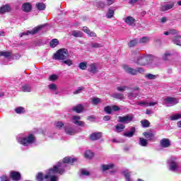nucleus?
<instances>
[{
	"mask_svg": "<svg viewBox=\"0 0 181 181\" xmlns=\"http://www.w3.org/2000/svg\"><path fill=\"white\" fill-rule=\"evenodd\" d=\"M156 60V57L152 56H142L139 54L137 56L136 64L137 66H149L153 64Z\"/></svg>",
	"mask_w": 181,
	"mask_h": 181,
	"instance_id": "1",
	"label": "nucleus"
},
{
	"mask_svg": "<svg viewBox=\"0 0 181 181\" xmlns=\"http://www.w3.org/2000/svg\"><path fill=\"white\" fill-rule=\"evenodd\" d=\"M17 141L18 144H21L24 146H29V145H32V144H35L36 142V138L33 134H29L25 137H17Z\"/></svg>",
	"mask_w": 181,
	"mask_h": 181,
	"instance_id": "2",
	"label": "nucleus"
},
{
	"mask_svg": "<svg viewBox=\"0 0 181 181\" xmlns=\"http://www.w3.org/2000/svg\"><path fill=\"white\" fill-rule=\"evenodd\" d=\"M67 57H69V51L65 48L60 49L54 54L55 60H66Z\"/></svg>",
	"mask_w": 181,
	"mask_h": 181,
	"instance_id": "3",
	"label": "nucleus"
},
{
	"mask_svg": "<svg viewBox=\"0 0 181 181\" xmlns=\"http://www.w3.org/2000/svg\"><path fill=\"white\" fill-rule=\"evenodd\" d=\"M168 166L171 172H177L179 170V163L177 159L175 157H172L168 160Z\"/></svg>",
	"mask_w": 181,
	"mask_h": 181,
	"instance_id": "4",
	"label": "nucleus"
},
{
	"mask_svg": "<svg viewBox=\"0 0 181 181\" xmlns=\"http://www.w3.org/2000/svg\"><path fill=\"white\" fill-rule=\"evenodd\" d=\"M179 103V100L175 98L167 97L164 98V105L167 107H173Z\"/></svg>",
	"mask_w": 181,
	"mask_h": 181,
	"instance_id": "5",
	"label": "nucleus"
},
{
	"mask_svg": "<svg viewBox=\"0 0 181 181\" xmlns=\"http://www.w3.org/2000/svg\"><path fill=\"white\" fill-rule=\"evenodd\" d=\"M80 119H81V117H80L79 115H74L71 117V121L75 125L82 127H86V122H84L83 121H81Z\"/></svg>",
	"mask_w": 181,
	"mask_h": 181,
	"instance_id": "6",
	"label": "nucleus"
},
{
	"mask_svg": "<svg viewBox=\"0 0 181 181\" xmlns=\"http://www.w3.org/2000/svg\"><path fill=\"white\" fill-rule=\"evenodd\" d=\"M42 29V26L35 27L33 30H28L27 32L21 33L19 36L20 37H23V36H26L28 35H36L39 30Z\"/></svg>",
	"mask_w": 181,
	"mask_h": 181,
	"instance_id": "7",
	"label": "nucleus"
},
{
	"mask_svg": "<svg viewBox=\"0 0 181 181\" xmlns=\"http://www.w3.org/2000/svg\"><path fill=\"white\" fill-rule=\"evenodd\" d=\"M65 132L67 135H76L77 134V129L75 127L70 125L64 126Z\"/></svg>",
	"mask_w": 181,
	"mask_h": 181,
	"instance_id": "8",
	"label": "nucleus"
},
{
	"mask_svg": "<svg viewBox=\"0 0 181 181\" xmlns=\"http://www.w3.org/2000/svg\"><path fill=\"white\" fill-rule=\"evenodd\" d=\"M132 115H126L119 117V122H122V124H129L132 121Z\"/></svg>",
	"mask_w": 181,
	"mask_h": 181,
	"instance_id": "9",
	"label": "nucleus"
},
{
	"mask_svg": "<svg viewBox=\"0 0 181 181\" xmlns=\"http://www.w3.org/2000/svg\"><path fill=\"white\" fill-rule=\"evenodd\" d=\"M123 20L129 26H135L136 20L132 16H127L123 18Z\"/></svg>",
	"mask_w": 181,
	"mask_h": 181,
	"instance_id": "10",
	"label": "nucleus"
},
{
	"mask_svg": "<svg viewBox=\"0 0 181 181\" xmlns=\"http://www.w3.org/2000/svg\"><path fill=\"white\" fill-rule=\"evenodd\" d=\"M101 136H103V133L94 132L90 134V141H98V139H101Z\"/></svg>",
	"mask_w": 181,
	"mask_h": 181,
	"instance_id": "11",
	"label": "nucleus"
},
{
	"mask_svg": "<svg viewBox=\"0 0 181 181\" xmlns=\"http://www.w3.org/2000/svg\"><path fill=\"white\" fill-rule=\"evenodd\" d=\"M122 68L126 71V73H128L129 74H132V76H135V74H136V71L128 66V65H123Z\"/></svg>",
	"mask_w": 181,
	"mask_h": 181,
	"instance_id": "12",
	"label": "nucleus"
},
{
	"mask_svg": "<svg viewBox=\"0 0 181 181\" xmlns=\"http://www.w3.org/2000/svg\"><path fill=\"white\" fill-rule=\"evenodd\" d=\"M162 148H169L170 146V140L169 139H163L160 141Z\"/></svg>",
	"mask_w": 181,
	"mask_h": 181,
	"instance_id": "13",
	"label": "nucleus"
},
{
	"mask_svg": "<svg viewBox=\"0 0 181 181\" xmlns=\"http://www.w3.org/2000/svg\"><path fill=\"white\" fill-rule=\"evenodd\" d=\"M10 177L15 181L21 180V173L16 171L11 172L10 174Z\"/></svg>",
	"mask_w": 181,
	"mask_h": 181,
	"instance_id": "14",
	"label": "nucleus"
},
{
	"mask_svg": "<svg viewBox=\"0 0 181 181\" xmlns=\"http://www.w3.org/2000/svg\"><path fill=\"white\" fill-rule=\"evenodd\" d=\"M115 166V165H114V163H109V164H103L100 168L103 172H106V170L114 169Z\"/></svg>",
	"mask_w": 181,
	"mask_h": 181,
	"instance_id": "15",
	"label": "nucleus"
},
{
	"mask_svg": "<svg viewBox=\"0 0 181 181\" xmlns=\"http://www.w3.org/2000/svg\"><path fill=\"white\" fill-rule=\"evenodd\" d=\"M21 9L23 12H29L32 11V5H30V3H24L21 6Z\"/></svg>",
	"mask_w": 181,
	"mask_h": 181,
	"instance_id": "16",
	"label": "nucleus"
},
{
	"mask_svg": "<svg viewBox=\"0 0 181 181\" xmlns=\"http://www.w3.org/2000/svg\"><path fill=\"white\" fill-rule=\"evenodd\" d=\"M143 135L145 136L147 141H152L153 138H155V134L151 132H144Z\"/></svg>",
	"mask_w": 181,
	"mask_h": 181,
	"instance_id": "17",
	"label": "nucleus"
},
{
	"mask_svg": "<svg viewBox=\"0 0 181 181\" xmlns=\"http://www.w3.org/2000/svg\"><path fill=\"white\" fill-rule=\"evenodd\" d=\"M11 12V6L6 4L0 8V13H6Z\"/></svg>",
	"mask_w": 181,
	"mask_h": 181,
	"instance_id": "18",
	"label": "nucleus"
},
{
	"mask_svg": "<svg viewBox=\"0 0 181 181\" xmlns=\"http://www.w3.org/2000/svg\"><path fill=\"white\" fill-rule=\"evenodd\" d=\"M125 129V126L122 124H117L115 126V132H122Z\"/></svg>",
	"mask_w": 181,
	"mask_h": 181,
	"instance_id": "19",
	"label": "nucleus"
},
{
	"mask_svg": "<svg viewBox=\"0 0 181 181\" xmlns=\"http://www.w3.org/2000/svg\"><path fill=\"white\" fill-rule=\"evenodd\" d=\"M172 40H173L174 45H177V46H181V36L180 35L175 36Z\"/></svg>",
	"mask_w": 181,
	"mask_h": 181,
	"instance_id": "20",
	"label": "nucleus"
},
{
	"mask_svg": "<svg viewBox=\"0 0 181 181\" xmlns=\"http://www.w3.org/2000/svg\"><path fill=\"white\" fill-rule=\"evenodd\" d=\"M111 97L115 98L116 100H124V94L119 93H114L111 95Z\"/></svg>",
	"mask_w": 181,
	"mask_h": 181,
	"instance_id": "21",
	"label": "nucleus"
},
{
	"mask_svg": "<svg viewBox=\"0 0 181 181\" xmlns=\"http://www.w3.org/2000/svg\"><path fill=\"white\" fill-rule=\"evenodd\" d=\"M88 71L93 73V74H95V73L98 71V70H97V65L95 64H90Z\"/></svg>",
	"mask_w": 181,
	"mask_h": 181,
	"instance_id": "22",
	"label": "nucleus"
},
{
	"mask_svg": "<svg viewBox=\"0 0 181 181\" xmlns=\"http://www.w3.org/2000/svg\"><path fill=\"white\" fill-rule=\"evenodd\" d=\"M134 134H135V127H132L130 132H126L124 133V136H127V138H132Z\"/></svg>",
	"mask_w": 181,
	"mask_h": 181,
	"instance_id": "23",
	"label": "nucleus"
},
{
	"mask_svg": "<svg viewBox=\"0 0 181 181\" xmlns=\"http://www.w3.org/2000/svg\"><path fill=\"white\" fill-rule=\"evenodd\" d=\"M83 110H84V107L81 105H78L73 107V111H75V112H77V114H80L83 112Z\"/></svg>",
	"mask_w": 181,
	"mask_h": 181,
	"instance_id": "24",
	"label": "nucleus"
},
{
	"mask_svg": "<svg viewBox=\"0 0 181 181\" xmlns=\"http://www.w3.org/2000/svg\"><path fill=\"white\" fill-rule=\"evenodd\" d=\"M71 35L74 37H83V32L80 30H73L71 31Z\"/></svg>",
	"mask_w": 181,
	"mask_h": 181,
	"instance_id": "25",
	"label": "nucleus"
},
{
	"mask_svg": "<svg viewBox=\"0 0 181 181\" xmlns=\"http://www.w3.org/2000/svg\"><path fill=\"white\" fill-rule=\"evenodd\" d=\"M172 57V53L169 52H166L165 53H164L162 55V59L163 60H164L165 62L169 60L170 58Z\"/></svg>",
	"mask_w": 181,
	"mask_h": 181,
	"instance_id": "26",
	"label": "nucleus"
},
{
	"mask_svg": "<svg viewBox=\"0 0 181 181\" xmlns=\"http://www.w3.org/2000/svg\"><path fill=\"white\" fill-rule=\"evenodd\" d=\"M139 144L141 146H148V140L141 137L139 139Z\"/></svg>",
	"mask_w": 181,
	"mask_h": 181,
	"instance_id": "27",
	"label": "nucleus"
},
{
	"mask_svg": "<svg viewBox=\"0 0 181 181\" xmlns=\"http://www.w3.org/2000/svg\"><path fill=\"white\" fill-rule=\"evenodd\" d=\"M21 91H23V93H30L32 88L29 85H23L21 88Z\"/></svg>",
	"mask_w": 181,
	"mask_h": 181,
	"instance_id": "28",
	"label": "nucleus"
},
{
	"mask_svg": "<svg viewBox=\"0 0 181 181\" xmlns=\"http://www.w3.org/2000/svg\"><path fill=\"white\" fill-rule=\"evenodd\" d=\"M141 124L143 128H149L151 122L148 119H143L141 121Z\"/></svg>",
	"mask_w": 181,
	"mask_h": 181,
	"instance_id": "29",
	"label": "nucleus"
},
{
	"mask_svg": "<svg viewBox=\"0 0 181 181\" xmlns=\"http://www.w3.org/2000/svg\"><path fill=\"white\" fill-rule=\"evenodd\" d=\"M181 113H176L170 117L171 121H177V119H180Z\"/></svg>",
	"mask_w": 181,
	"mask_h": 181,
	"instance_id": "30",
	"label": "nucleus"
},
{
	"mask_svg": "<svg viewBox=\"0 0 181 181\" xmlns=\"http://www.w3.org/2000/svg\"><path fill=\"white\" fill-rule=\"evenodd\" d=\"M16 114H25L26 112V110H25L24 107H18L14 110Z\"/></svg>",
	"mask_w": 181,
	"mask_h": 181,
	"instance_id": "31",
	"label": "nucleus"
},
{
	"mask_svg": "<svg viewBox=\"0 0 181 181\" xmlns=\"http://www.w3.org/2000/svg\"><path fill=\"white\" fill-rule=\"evenodd\" d=\"M12 53L9 51H1L0 52V56H3L4 57H6L8 59V57H11Z\"/></svg>",
	"mask_w": 181,
	"mask_h": 181,
	"instance_id": "32",
	"label": "nucleus"
},
{
	"mask_svg": "<svg viewBox=\"0 0 181 181\" xmlns=\"http://www.w3.org/2000/svg\"><path fill=\"white\" fill-rule=\"evenodd\" d=\"M124 176L126 177L127 181H133L132 178H131V173L128 170L123 172Z\"/></svg>",
	"mask_w": 181,
	"mask_h": 181,
	"instance_id": "33",
	"label": "nucleus"
},
{
	"mask_svg": "<svg viewBox=\"0 0 181 181\" xmlns=\"http://www.w3.org/2000/svg\"><path fill=\"white\" fill-rule=\"evenodd\" d=\"M93 156L94 153L91 151L88 150L85 152V158L87 159H91Z\"/></svg>",
	"mask_w": 181,
	"mask_h": 181,
	"instance_id": "34",
	"label": "nucleus"
},
{
	"mask_svg": "<svg viewBox=\"0 0 181 181\" xmlns=\"http://www.w3.org/2000/svg\"><path fill=\"white\" fill-rule=\"evenodd\" d=\"M90 47L93 49H100V47H103V44L98 42H91Z\"/></svg>",
	"mask_w": 181,
	"mask_h": 181,
	"instance_id": "35",
	"label": "nucleus"
},
{
	"mask_svg": "<svg viewBox=\"0 0 181 181\" xmlns=\"http://www.w3.org/2000/svg\"><path fill=\"white\" fill-rule=\"evenodd\" d=\"M134 90V93H132V92H130V93H128V97H129V100H134V98H135V97H136V88H134L133 89Z\"/></svg>",
	"mask_w": 181,
	"mask_h": 181,
	"instance_id": "36",
	"label": "nucleus"
},
{
	"mask_svg": "<svg viewBox=\"0 0 181 181\" xmlns=\"http://www.w3.org/2000/svg\"><path fill=\"white\" fill-rule=\"evenodd\" d=\"M135 46H136V39H134L128 43V47L129 49H134Z\"/></svg>",
	"mask_w": 181,
	"mask_h": 181,
	"instance_id": "37",
	"label": "nucleus"
},
{
	"mask_svg": "<svg viewBox=\"0 0 181 181\" xmlns=\"http://www.w3.org/2000/svg\"><path fill=\"white\" fill-rule=\"evenodd\" d=\"M36 8L39 11H45V9H46V6L43 3H38L36 4Z\"/></svg>",
	"mask_w": 181,
	"mask_h": 181,
	"instance_id": "38",
	"label": "nucleus"
},
{
	"mask_svg": "<svg viewBox=\"0 0 181 181\" xmlns=\"http://www.w3.org/2000/svg\"><path fill=\"white\" fill-rule=\"evenodd\" d=\"M50 47L52 48L56 47L59 45V40L57 39H53L50 42H49Z\"/></svg>",
	"mask_w": 181,
	"mask_h": 181,
	"instance_id": "39",
	"label": "nucleus"
},
{
	"mask_svg": "<svg viewBox=\"0 0 181 181\" xmlns=\"http://www.w3.org/2000/svg\"><path fill=\"white\" fill-rule=\"evenodd\" d=\"M151 38L149 37H142L140 40L139 43H149Z\"/></svg>",
	"mask_w": 181,
	"mask_h": 181,
	"instance_id": "40",
	"label": "nucleus"
},
{
	"mask_svg": "<svg viewBox=\"0 0 181 181\" xmlns=\"http://www.w3.org/2000/svg\"><path fill=\"white\" fill-rule=\"evenodd\" d=\"M78 67L81 70H86L87 69V62H81Z\"/></svg>",
	"mask_w": 181,
	"mask_h": 181,
	"instance_id": "41",
	"label": "nucleus"
},
{
	"mask_svg": "<svg viewBox=\"0 0 181 181\" xmlns=\"http://www.w3.org/2000/svg\"><path fill=\"white\" fill-rule=\"evenodd\" d=\"M101 103V100L99 98H92V104L93 105H97Z\"/></svg>",
	"mask_w": 181,
	"mask_h": 181,
	"instance_id": "42",
	"label": "nucleus"
},
{
	"mask_svg": "<svg viewBox=\"0 0 181 181\" xmlns=\"http://www.w3.org/2000/svg\"><path fill=\"white\" fill-rule=\"evenodd\" d=\"M137 105H139L140 107H148V102L146 100L139 101L136 103Z\"/></svg>",
	"mask_w": 181,
	"mask_h": 181,
	"instance_id": "43",
	"label": "nucleus"
},
{
	"mask_svg": "<svg viewBox=\"0 0 181 181\" xmlns=\"http://www.w3.org/2000/svg\"><path fill=\"white\" fill-rule=\"evenodd\" d=\"M104 111L106 114H112V106H106L104 108Z\"/></svg>",
	"mask_w": 181,
	"mask_h": 181,
	"instance_id": "44",
	"label": "nucleus"
},
{
	"mask_svg": "<svg viewBox=\"0 0 181 181\" xmlns=\"http://www.w3.org/2000/svg\"><path fill=\"white\" fill-rule=\"evenodd\" d=\"M55 127L57 129H62L64 127V124L62 122H56Z\"/></svg>",
	"mask_w": 181,
	"mask_h": 181,
	"instance_id": "45",
	"label": "nucleus"
},
{
	"mask_svg": "<svg viewBox=\"0 0 181 181\" xmlns=\"http://www.w3.org/2000/svg\"><path fill=\"white\" fill-rule=\"evenodd\" d=\"M145 78L148 80H155L156 78V75H153L152 74H147L145 75Z\"/></svg>",
	"mask_w": 181,
	"mask_h": 181,
	"instance_id": "46",
	"label": "nucleus"
},
{
	"mask_svg": "<svg viewBox=\"0 0 181 181\" xmlns=\"http://www.w3.org/2000/svg\"><path fill=\"white\" fill-rule=\"evenodd\" d=\"M106 16L107 19H111L114 16V10L109 9Z\"/></svg>",
	"mask_w": 181,
	"mask_h": 181,
	"instance_id": "47",
	"label": "nucleus"
},
{
	"mask_svg": "<svg viewBox=\"0 0 181 181\" xmlns=\"http://www.w3.org/2000/svg\"><path fill=\"white\" fill-rule=\"evenodd\" d=\"M117 91H120V93H123L124 91H126V90H128V86H117Z\"/></svg>",
	"mask_w": 181,
	"mask_h": 181,
	"instance_id": "48",
	"label": "nucleus"
},
{
	"mask_svg": "<svg viewBox=\"0 0 181 181\" xmlns=\"http://www.w3.org/2000/svg\"><path fill=\"white\" fill-rule=\"evenodd\" d=\"M81 176H90V172L86 169H82L81 170Z\"/></svg>",
	"mask_w": 181,
	"mask_h": 181,
	"instance_id": "49",
	"label": "nucleus"
},
{
	"mask_svg": "<svg viewBox=\"0 0 181 181\" xmlns=\"http://www.w3.org/2000/svg\"><path fill=\"white\" fill-rule=\"evenodd\" d=\"M48 88H49V90H52V91H56V90H57V86H56V84L52 83L48 86Z\"/></svg>",
	"mask_w": 181,
	"mask_h": 181,
	"instance_id": "50",
	"label": "nucleus"
},
{
	"mask_svg": "<svg viewBox=\"0 0 181 181\" xmlns=\"http://www.w3.org/2000/svg\"><path fill=\"white\" fill-rule=\"evenodd\" d=\"M57 78H59V76L57 75H51L49 77V81H56V80H57Z\"/></svg>",
	"mask_w": 181,
	"mask_h": 181,
	"instance_id": "51",
	"label": "nucleus"
},
{
	"mask_svg": "<svg viewBox=\"0 0 181 181\" xmlns=\"http://www.w3.org/2000/svg\"><path fill=\"white\" fill-rule=\"evenodd\" d=\"M36 180L37 181H43V174L42 173H39L36 176Z\"/></svg>",
	"mask_w": 181,
	"mask_h": 181,
	"instance_id": "52",
	"label": "nucleus"
},
{
	"mask_svg": "<svg viewBox=\"0 0 181 181\" xmlns=\"http://www.w3.org/2000/svg\"><path fill=\"white\" fill-rule=\"evenodd\" d=\"M62 63L66 64L67 66H71L73 64V61L71 59H66L64 60Z\"/></svg>",
	"mask_w": 181,
	"mask_h": 181,
	"instance_id": "53",
	"label": "nucleus"
},
{
	"mask_svg": "<svg viewBox=\"0 0 181 181\" xmlns=\"http://www.w3.org/2000/svg\"><path fill=\"white\" fill-rule=\"evenodd\" d=\"M96 6H99V8H105V4L103 1H99L96 3Z\"/></svg>",
	"mask_w": 181,
	"mask_h": 181,
	"instance_id": "54",
	"label": "nucleus"
},
{
	"mask_svg": "<svg viewBox=\"0 0 181 181\" xmlns=\"http://www.w3.org/2000/svg\"><path fill=\"white\" fill-rule=\"evenodd\" d=\"M83 90H84V87H79L78 89H76L74 92V94H80V93H81V91H83Z\"/></svg>",
	"mask_w": 181,
	"mask_h": 181,
	"instance_id": "55",
	"label": "nucleus"
},
{
	"mask_svg": "<svg viewBox=\"0 0 181 181\" xmlns=\"http://www.w3.org/2000/svg\"><path fill=\"white\" fill-rule=\"evenodd\" d=\"M130 56L131 59H134L133 62H135V58L136 57V52L135 51H132Z\"/></svg>",
	"mask_w": 181,
	"mask_h": 181,
	"instance_id": "56",
	"label": "nucleus"
},
{
	"mask_svg": "<svg viewBox=\"0 0 181 181\" xmlns=\"http://www.w3.org/2000/svg\"><path fill=\"white\" fill-rule=\"evenodd\" d=\"M88 36H90V37H95L97 36V34H95V33L92 32V31H89V33H88Z\"/></svg>",
	"mask_w": 181,
	"mask_h": 181,
	"instance_id": "57",
	"label": "nucleus"
},
{
	"mask_svg": "<svg viewBox=\"0 0 181 181\" xmlns=\"http://www.w3.org/2000/svg\"><path fill=\"white\" fill-rule=\"evenodd\" d=\"M115 2V0H106V5H112Z\"/></svg>",
	"mask_w": 181,
	"mask_h": 181,
	"instance_id": "58",
	"label": "nucleus"
},
{
	"mask_svg": "<svg viewBox=\"0 0 181 181\" xmlns=\"http://www.w3.org/2000/svg\"><path fill=\"white\" fill-rule=\"evenodd\" d=\"M158 105V102H151L148 103V107H153L154 105Z\"/></svg>",
	"mask_w": 181,
	"mask_h": 181,
	"instance_id": "59",
	"label": "nucleus"
},
{
	"mask_svg": "<svg viewBox=\"0 0 181 181\" xmlns=\"http://www.w3.org/2000/svg\"><path fill=\"white\" fill-rule=\"evenodd\" d=\"M169 30H170V35H177V30L175 29H172Z\"/></svg>",
	"mask_w": 181,
	"mask_h": 181,
	"instance_id": "60",
	"label": "nucleus"
},
{
	"mask_svg": "<svg viewBox=\"0 0 181 181\" xmlns=\"http://www.w3.org/2000/svg\"><path fill=\"white\" fill-rule=\"evenodd\" d=\"M112 110L113 111H119V107L117 106V105H112Z\"/></svg>",
	"mask_w": 181,
	"mask_h": 181,
	"instance_id": "61",
	"label": "nucleus"
},
{
	"mask_svg": "<svg viewBox=\"0 0 181 181\" xmlns=\"http://www.w3.org/2000/svg\"><path fill=\"white\" fill-rule=\"evenodd\" d=\"M83 32H85V33H87V35H88V33H90V29H88V28L87 27H83Z\"/></svg>",
	"mask_w": 181,
	"mask_h": 181,
	"instance_id": "62",
	"label": "nucleus"
},
{
	"mask_svg": "<svg viewBox=\"0 0 181 181\" xmlns=\"http://www.w3.org/2000/svg\"><path fill=\"white\" fill-rule=\"evenodd\" d=\"M146 114L147 115H151V114H153V111H152V110H149V109H147V110H146Z\"/></svg>",
	"mask_w": 181,
	"mask_h": 181,
	"instance_id": "63",
	"label": "nucleus"
},
{
	"mask_svg": "<svg viewBox=\"0 0 181 181\" xmlns=\"http://www.w3.org/2000/svg\"><path fill=\"white\" fill-rule=\"evenodd\" d=\"M144 70L143 68L139 67L137 68V72L138 73H144Z\"/></svg>",
	"mask_w": 181,
	"mask_h": 181,
	"instance_id": "64",
	"label": "nucleus"
}]
</instances>
